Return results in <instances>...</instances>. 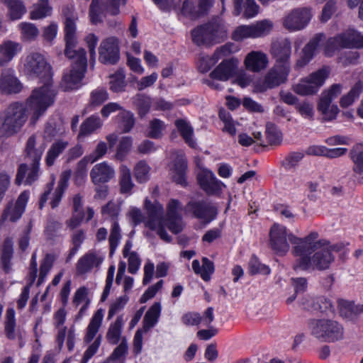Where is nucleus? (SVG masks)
Returning <instances> with one entry per match:
<instances>
[{
  "label": "nucleus",
  "mask_w": 363,
  "mask_h": 363,
  "mask_svg": "<svg viewBox=\"0 0 363 363\" xmlns=\"http://www.w3.org/2000/svg\"><path fill=\"white\" fill-rule=\"evenodd\" d=\"M56 95V91L48 83L34 89L25 102L11 103L0 113V140L17 134L27 121L30 111H32L30 123L35 125L53 104Z\"/></svg>",
  "instance_id": "f257e3e1"
},
{
  "label": "nucleus",
  "mask_w": 363,
  "mask_h": 363,
  "mask_svg": "<svg viewBox=\"0 0 363 363\" xmlns=\"http://www.w3.org/2000/svg\"><path fill=\"white\" fill-rule=\"evenodd\" d=\"M318 234L312 232L304 238L294 235L289 237L290 242L294 245L292 253L298 257L294 264L295 271H307L309 269L323 271L328 269L335 257L332 251L338 252L342 245H329L325 240L317 241Z\"/></svg>",
  "instance_id": "f03ea898"
},
{
  "label": "nucleus",
  "mask_w": 363,
  "mask_h": 363,
  "mask_svg": "<svg viewBox=\"0 0 363 363\" xmlns=\"http://www.w3.org/2000/svg\"><path fill=\"white\" fill-rule=\"evenodd\" d=\"M62 15L65 17V55L73 60V68L65 73L61 82V87L65 91L77 89L80 86L81 81L87 65L86 51L80 48L76 50L77 40L76 36V21L77 15L73 7H65L62 9Z\"/></svg>",
  "instance_id": "7ed1b4c3"
},
{
  "label": "nucleus",
  "mask_w": 363,
  "mask_h": 363,
  "mask_svg": "<svg viewBox=\"0 0 363 363\" xmlns=\"http://www.w3.org/2000/svg\"><path fill=\"white\" fill-rule=\"evenodd\" d=\"M191 34L194 44L210 47L225 40L227 38V30L222 23L216 20L196 27Z\"/></svg>",
  "instance_id": "20e7f679"
},
{
  "label": "nucleus",
  "mask_w": 363,
  "mask_h": 363,
  "mask_svg": "<svg viewBox=\"0 0 363 363\" xmlns=\"http://www.w3.org/2000/svg\"><path fill=\"white\" fill-rule=\"evenodd\" d=\"M311 335L325 342L340 340L344 336V328L337 321L330 319H312L308 323Z\"/></svg>",
  "instance_id": "39448f33"
},
{
  "label": "nucleus",
  "mask_w": 363,
  "mask_h": 363,
  "mask_svg": "<svg viewBox=\"0 0 363 363\" xmlns=\"http://www.w3.org/2000/svg\"><path fill=\"white\" fill-rule=\"evenodd\" d=\"M145 208L147 213L145 225L152 230H157V233L162 240L170 242L172 238L168 235L163 225L164 209L162 206L157 201L152 203L148 199H146Z\"/></svg>",
  "instance_id": "423d86ee"
},
{
  "label": "nucleus",
  "mask_w": 363,
  "mask_h": 363,
  "mask_svg": "<svg viewBox=\"0 0 363 363\" xmlns=\"http://www.w3.org/2000/svg\"><path fill=\"white\" fill-rule=\"evenodd\" d=\"M290 70L291 67L274 64L266 73L263 79L255 83V90L257 92L262 93L284 84L287 81Z\"/></svg>",
  "instance_id": "0eeeda50"
},
{
  "label": "nucleus",
  "mask_w": 363,
  "mask_h": 363,
  "mask_svg": "<svg viewBox=\"0 0 363 363\" xmlns=\"http://www.w3.org/2000/svg\"><path fill=\"white\" fill-rule=\"evenodd\" d=\"M184 213L205 223H209L216 219L218 208L213 203L206 200H191L185 206Z\"/></svg>",
  "instance_id": "6e6552de"
},
{
  "label": "nucleus",
  "mask_w": 363,
  "mask_h": 363,
  "mask_svg": "<svg viewBox=\"0 0 363 363\" xmlns=\"http://www.w3.org/2000/svg\"><path fill=\"white\" fill-rule=\"evenodd\" d=\"M70 171H65L61 174L60 179L57 183V186L54 191V192L52 194L51 197H50V195L51 194L54 187V179H52L50 182L47 184L45 190L40 198L39 208L40 209H42L44 207L45 204L46 203L49 199H50V204L52 208H55L59 206L63 194L68 186V182L70 178Z\"/></svg>",
  "instance_id": "1a4fd4ad"
},
{
  "label": "nucleus",
  "mask_w": 363,
  "mask_h": 363,
  "mask_svg": "<svg viewBox=\"0 0 363 363\" xmlns=\"http://www.w3.org/2000/svg\"><path fill=\"white\" fill-rule=\"evenodd\" d=\"M341 90V85L335 84L328 90L322 93L318 104V110L323 115V121H330L335 119L339 113V108L337 105L331 106V102L340 94Z\"/></svg>",
  "instance_id": "9d476101"
},
{
  "label": "nucleus",
  "mask_w": 363,
  "mask_h": 363,
  "mask_svg": "<svg viewBox=\"0 0 363 363\" xmlns=\"http://www.w3.org/2000/svg\"><path fill=\"white\" fill-rule=\"evenodd\" d=\"M328 71L326 68H322L303 79L294 86V91L302 96L315 94L323 84L328 77Z\"/></svg>",
  "instance_id": "9b49d317"
},
{
  "label": "nucleus",
  "mask_w": 363,
  "mask_h": 363,
  "mask_svg": "<svg viewBox=\"0 0 363 363\" xmlns=\"http://www.w3.org/2000/svg\"><path fill=\"white\" fill-rule=\"evenodd\" d=\"M273 28V23L269 20H263L250 26H238L233 33L235 41L247 38H260L268 35Z\"/></svg>",
  "instance_id": "f8f14e48"
},
{
  "label": "nucleus",
  "mask_w": 363,
  "mask_h": 363,
  "mask_svg": "<svg viewBox=\"0 0 363 363\" xmlns=\"http://www.w3.org/2000/svg\"><path fill=\"white\" fill-rule=\"evenodd\" d=\"M311 11L307 7H298L290 11L283 18V26L294 32L303 29L311 21Z\"/></svg>",
  "instance_id": "ddd939ff"
},
{
  "label": "nucleus",
  "mask_w": 363,
  "mask_h": 363,
  "mask_svg": "<svg viewBox=\"0 0 363 363\" xmlns=\"http://www.w3.org/2000/svg\"><path fill=\"white\" fill-rule=\"evenodd\" d=\"M121 4H125V0H104L99 4L98 0H92L89 9V16L93 24H97L102 21V14L108 12L111 15L119 13Z\"/></svg>",
  "instance_id": "4468645a"
},
{
  "label": "nucleus",
  "mask_w": 363,
  "mask_h": 363,
  "mask_svg": "<svg viewBox=\"0 0 363 363\" xmlns=\"http://www.w3.org/2000/svg\"><path fill=\"white\" fill-rule=\"evenodd\" d=\"M28 199L29 192L23 191L18 196L14 204L13 201L9 202L3 211L0 222L4 223L9 220L15 223L19 220L25 211Z\"/></svg>",
  "instance_id": "2eb2a0df"
},
{
  "label": "nucleus",
  "mask_w": 363,
  "mask_h": 363,
  "mask_svg": "<svg viewBox=\"0 0 363 363\" xmlns=\"http://www.w3.org/2000/svg\"><path fill=\"white\" fill-rule=\"evenodd\" d=\"M24 69L28 74L43 78L50 75V67L43 55L32 52L26 57Z\"/></svg>",
  "instance_id": "dca6fc26"
},
{
  "label": "nucleus",
  "mask_w": 363,
  "mask_h": 363,
  "mask_svg": "<svg viewBox=\"0 0 363 363\" xmlns=\"http://www.w3.org/2000/svg\"><path fill=\"white\" fill-rule=\"evenodd\" d=\"M291 235H293L287 233L286 227L279 224H274L269 232L272 249L277 254L280 255H285L289 250L290 247L288 239L290 241L289 237Z\"/></svg>",
  "instance_id": "f3484780"
},
{
  "label": "nucleus",
  "mask_w": 363,
  "mask_h": 363,
  "mask_svg": "<svg viewBox=\"0 0 363 363\" xmlns=\"http://www.w3.org/2000/svg\"><path fill=\"white\" fill-rule=\"evenodd\" d=\"M118 40L108 37L101 42L99 48V59L103 64L114 65L120 58Z\"/></svg>",
  "instance_id": "a211bd4d"
},
{
  "label": "nucleus",
  "mask_w": 363,
  "mask_h": 363,
  "mask_svg": "<svg viewBox=\"0 0 363 363\" xmlns=\"http://www.w3.org/2000/svg\"><path fill=\"white\" fill-rule=\"evenodd\" d=\"M270 53L275 59V65L281 66H290V57L291 54V43L287 38L277 40L272 43Z\"/></svg>",
  "instance_id": "6ab92c4d"
},
{
  "label": "nucleus",
  "mask_w": 363,
  "mask_h": 363,
  "mask_svg": "<svg viewBox=\"0 0 363 363\" xmlns=\"http://www.w3.org/2000/svg\"><path fill=\"white\" fill-rule=\"evenodd\" d=\"M197 179L201 188L208 195H215L219 194L224 184L218 180L215 174L210 170L203 169L199 173Z\"/></svg>",
  "instance_id": "aec40b11"
},
{
  "label": "nucleus",
  "mask_w": 363,
  "mask_h": 363,
  "mask_svg": "<svg viewBox=\"0 0 363 363\" xmlns=\"http://www.w3.org/2000/svg\"><path fill=\"white\" fill-rule=\"evenodd\" d=\"M333 43L337 48H363V35L354 30H348L335 37Z\"/></svg>",
  "instance_id": "412c9836"
},
{
  "label": "nucleus",
  "mask_w": 363,
  "mask_h": 363,
  "mask_svg": "<svg viewBox=\"0 0 363 363\" xmlns=\"http://www.w3.org/2000/svg\"><path fill=\"white\" fill-rule=\"evenodd\" d=\"M30 168L28 169V164H21L18 168L15 183L20 185L25 179L26 184H32L35 182L40 175V169L39 163H28Z\"/></svg>",
  "instance_id": "4be33fe9"
},
{
  "label": "nucleus",
  "mask_w": 363,
  "mask_h": 363,
  "mask_svg": "<svg viewBox=\"0 0 363 363\" xmlns=\"http://www.w3.org/2000/svg\"><path fill=\"white\" fill-rule=\"evenodd\" d=\"M45 150V144L38 143L35 135H30L26 141L24 150L26 160L28 163L40 164Z\"/></svg>",
  "instance_id": "5701e85b"
},
{
  "label": "nucleus",
  "mask_w": 363,
  "mask_h": 363,
  "mask_svg": "<svg viewBox=\"0 0 363 363\" xmlns=\"http://www.w3.org/2000/svg\"><path fill=\"white\" fill-rule=\"evenodd\" d=\"M114 177V168L106 162L95 164L90 172L91 182L95 185L108 182Z\"/></svg>",
  "instance_id": "b1692460"
},
{
  "label": "nucleus",
  "mask_w": 363,
  "mask_h": 363,
  "mask_svg": "<svg viewBox=\"0 0 363 363\" xmlns=\"http://www.w3.org/2000/svg\"><path fill=\"white\" fill-rule=\"evenodd\" d=\"M269 63L267 55L261 51H251L244 60L246 69L252 72H259L264 69Z\"/></svg>",
  "instance_id": "393cba45"
},
{
  "label": "nucleus",
  "mask_w": 363,
  "mask_h": 363,
  "mask_svg": "<svg viewBox=\"0 0 363 363\" xmlns=\"http://www.w3.org/2000/svg\"><path fill=\"white\" fill-rule=\"evenodd\" d=\"M232 48L233 44L227 43L217 48L211 57H202L199 64L200 71L208 72L220 59L230 55L232 52Z\"/></svg>",
  "instance_id": "a878e982"
},
{
  "label": "nucleus",
  "mask_w": 363,
  "mask_h": 363,
  "mask_svg": "<svg viewBox=\"0 0 363 363\" xmlns=\"http://www.w3.org/2000/svg\"><path fill=\"white\" fill-rule=\"evenodd\" d=\"M237 65L238 61L235 59L224 60L211 72L210 77L213 79L227 81L233 76Z\"/></svg>",
  "instance_id": "bb28decb"
},
{
  "label": "nucleus",
  "mask_w": 363,
  "mask_h": 363,
  "mask_svg": "<svg viewBox=\"0 0 363 363\" xmlns=\"http://www.w3.org/2000/svg\"><path fill=\"white\" fill-rule=\"evenodd\" d=\"M22 50L20 43L6 40L0 45V66L11 62Z\"/></svg>",
  "instance_id": "cd10ccee"
},
{
  "label": "nucleus",
  "mask_w": 363,
  "mask_h": 363,
  "mask_svg": "<svg viewBox=\"0 0 363 363\" xmlns=\"http://www.w3.org/2000/svg\"><path fill=\"white\" fill-rule=\"evenodd\" d=\"M21 89V84L12 72L3 70L0 77V91L6 94L18 93Z\"/></svg>",
  "instance_id": "c85d7f7f"
},
{
  "label": "nucleus",
  "mask_w": 363,
  "mask_h": 363,
  "mask_svg": "<svg viewBox=\"0 0 363 363\" xmlns=\"http://www.w3.org/2000/svg\"><path fill=\"white\" fill-rule=\"evenodd\" d=\"M102 262V259L97 257L93 252H89L84 255L76 264L77 272L79 275L86 274L94 268L98 267Z\"/></svg>",
  "instance_id": "c756f323"
},
{
  "label": "nucleus",
  "mask_w": 363,
  "mask_h": 363,
  "mask_svg": "<svg viewBox=\"0 0 363 363\" xmlns=\"http://www.w3.org/2000/svg\"><path fill=\"white\" fill-rule=\"evenodd\" d=\"M174 125L185 143L192 148L196 147V143L193 138L194 128L191 124L186 120L179 118L175 121Z\"/></svg>",
  "instance_id": "7c9ffc66"
},
{
  "label": "nucleus",
  "mask_w": 363,
  "mask_h": 363,
  "mask_svg": "<svg viewBox=\"0 0 363 363\" xmlns=\"http://www.w3.org/2000/svg\"><path fill=\"white\" fill-rule=\"evenodd\" d=\"M103 318L104 311L102 309H99L94 313L86 328V333L84 339L85 342L89 343L93 340L101 327Z\"/></svg>",
  "instance_id": "2f4dec72"
},
{
  "label": "nucleus",
  "mask_w": 363,
  "mask_h": 363,
  "mask_svg": "<svg viewBox=\"0 0 363 363\" xmlns=\"http://www.w3.org/2000/svg\"><path fill=\"white\" fill-rule=\"evenodd\" d=\"M13 255V242L11 238H6L4 240L1 263L6 273L11 270V259Z\"/></svg>",
  "instance_id": "473e14b6"
},
{
  "label": "nucleus",
  "mask_w": 363,
  "mask_h": 363,
  "mask_svg": "<svg viewBox=\"0 0 363 363\" xmlns=\"http://www.w3.org/2000/svg\"><path fill=\"white\" fill-rule=\"evenodd\" d=\"M161 313V305L160 303H155L146 312L143 318V330L147 333L153 328L158 321Z\"/></svg>",
  "instance_id": "72a5a7b5"
},
{
  "label": "nucleus",
  "mask_w": 363,
  "mask_h": 363,
  "mask_svg": "<svg viewBox=\"0 0 363 363\" xmlns=\"http://www.w3.org/2000/svg\"><path fill=\"white\" fill-rule=\"evenodd\" d=\"M119 186L121 194L128 195L132 194V189L135 186L130 169L125 165H121L120 167Z\"/></svg>",
  "instance_id": "f704fd0d"
},
{
  "label": "nucleus",
  "mask_w": 363,
  "mask_h": 363,
  "mask_svg": "<svg viewBox=\"0 0 363 363\" xmlns=\"http://www.w3.org/2000/svg\"><path fill=\"white\" fill-rule=\"evenodd\" d=\"M124 324L123 315L117 317L114 323L109 325L106 333V340L111 345H116L121 339L122 328Z\"/></svg>",
  "instance_id": "c9c22d12"
},
{
  "label": "nucleus",
  "mask_w": 363,
  "mask_h": 363,
  "mask_svg": "<svg viewBox=\"0 0 363 363\" xmlns=\"http://www.w3.org/2000/svg\"><path fill=\"white\" fill-rule=\"evenodd\" d=\"M68 143L62 140H57L52 144L48 150L45 156V163L48 167L54 164L55 160L67 147Z\"/></svg>",
  "instance_id": "e433bc0d"
},
{
  "label": "nucleus",
  "mask_w": 363,
  "mask_h": 363,
  "mask_svg": "<svg viewBox=\"0 0 363 363\" xmlns=\"http://www.w3.org/2000/svg\"><path fill=\"white\" fill-rule=\"evenodd\" d=\"M101 126L99 116L92 115L87 118L81 125L78 137H84L94 133Z\"/></svg>",
  "instance_id": "4c0bfd02"
},
{
  "label": "nucleus",
  "mask_w": 363,
  "mask_h": 363,
  "mask_svg": "<svg viewBox=\"0 0 363 363\" xmlns=\"http://www.w3.org/2000/svg\"><path fill=\"white\" fill-rule=\"evenodd\" d=\"M187 170V161L181 157L177 160L174 164V181L183 186L186 185V172Z\"/></svg>",
  "instance_id": "58836bf2"
},
{
  "label": "nucleus",
  "mask_w": 363,
  "mask_h": 363,
  "mask_svg": "<svg viewBox=\"0 0 363 363\" xmlns=\"http://www.w3.org/2000/svg\"><path fill=\"white\" fill-rule=\"evenodd\" d=\"M52 7L48 0H39L33 5V9L30 12L31 19L37 20L48 16L51 14Z\"/></svg>",
  "instance_id": "ea45409f"
},
{
  "label": "nucleus",
  "mask_w": 363,
  "mask_h": 363,
  "mask_svg": "<svg viewBox=\"0 0 363 363\" xmlns=\"http://www.w3.org/2000/svg\"><path fill=\"white\" fill-rule=\"evenodd\" d=\"M150 167L144 160L139 161L133 169L134 177L138 183L143 184L150 179Z\"/></svg>",
  "instance_id": "a19ab883"
},
{
  "label": "nucleus",
  "mask_w": 363,
  "mask_h": 363,
  "mask_svg": "<svg viewBox=\"0 0 363 363\" xmlns=\"http://www.w3.org/2000/svg\"><path fill=\"white\" fill-rule=\"evenodd\" d=\"M9 10L11 20H18L26 13V9L21 0H3Z\"/></svg>",
  "instance_id": "79ce46f5"
},
{
  "label": "nucleus",
  "mask_w": 363,
  "mask_h": 363,
  "mask_svg": "<svg viewBox=\"0 0 363 363\" xmlns=\"http://www.w3.org/2000/svg\"><path fill=\"white\" fill-rule=\"evenodd\" d=\"M351 158L354 163L353 170L357 174L363 172V145L357 144L350 152Z\"/></svg>",
  "instance_id": "37998d69"
},
{
  "label": "nucleus",
  "mask_w": 363,
  "mask_h": 363,
  "mask_svg": "<svg viewBox=\"0 0 363 363\" xmlns=\"http://www.w3.org/2000/svg\"><path fill=\"white\" fill-rule=\"evenodd\" d=\"M340 313L347 318L363 315V304H354V302L344 301L340 306Z\"/></svg>",
  "instance_id": "c03bdc74"
},
{
  "label": "nucleus",
  "mask_w": 363,
  "mask_h": 363,
  "mask_svg": "<svg viewBox=\"0 0 363 363\" xmlns=\"http://www.w3.org/2000/svg\"><path fill=\"white\" fill-rule=\"evenodd\" d=\"M21 30V38L26 41H33L39 34L38 28L31 23L22 22L18 25Z\"/></svg>",
  "instance_id": "a18cd8bd"
},
{
  "label": "nucleus",
  "mask_w": 363,
  "mask_h": 363,
  "mask_svg": "<svg viewBox=\"0 0 363 363\" xmlns=\"http://www.w3.org/2000/svg\"><path fill=\"white\" fill-rule=\"evenodd\" d=\"M108 93L105 88L97 87L90 94L89 106L97 107L108 99Z\"/></svg>",
  "instance_id": "49530a36"
},
{
  "label": "nucleus",
  "mask_w": 363,
  "mask_h": 363,
  "mask_svg": "<svg viewBox=\"0 0 363 363\" xmlns=\"http://www.w3.org/2000/svg\"><path fill=\"white\" fill-rule=\"evenodd\" d=\"M165 128L166 125L162 121L154 118L149 123L147 135L153 139H160L162 138V132Z\"/></svg>",
  "instance_id": "de8ad7c7"
},
{
  "label": "nucleus",
  "mask_w": 363,
  "mask_h": 363,
  "mask_svg": "<svg viewBox=\"0 0 363 363\" xmlns=\"http://www.w3.org/2000/svg\"><path fill=\"white\" fill-rule=\"evenodd\" d=\"M127 351L128 344L125 338H123L120 345L114 349L106 361H108V363H110V362H113V363H124L125 355Z\"/></svg>",
  "instance_id": "09e8293b"
},
{
  "label": "nucleus",
  "mask_w": 363,
  "mask_h": 363,
  "mask_svg": "<svg viewBox=\"0 0 363 363\" xmlns=\"http://www.w3.org/2000/svg\"><path fill=\"white\" fill-rule=\"evenodd\" d=\"M362 91V86L359 82L356 83L348 92L347 94L343 96L340 99V106L342 108L350 106L357 99Z\"/></svg>",
  "instance_id": "8fccbe9b"
},
{
  "label": "nucleus",
  "mask_w": 363,
  "mask_h": 363,
  "mask_svg": "<svg viewBox=\"0 0 363 363\" xmlns=\"http://www.w3.org/2000/svg\"><path fill=\"white\" fill-rule=\"evenodd\" d=\"M15 328V311L13 308H9L6 311V318L4 328L5 334L9 339L14 340L16 338Z\"/></svg>",
  "instance_id": "3c124183"
},
{
  "label": "nucleus",
  "mask_w": 363,
  "mask_h": 363,
  "mask_svg": "<svg viewBox=\"0 0 363 363\" xmlns=\"http://www.w3.org/2000/svg\"><path fill=\"white\" fill-rule=\"evenodd\" d=\"M121 238V228L118 222L114 221L111 225V234L109 236L110 256H112L119 244Z\"/></svg>",
  "instance_id": "603ef678"
},
{
  "label": "nucleus",
  "mask_w": 363,
  "mask_h": 363,
  "mask_svg": "<svg viewBox=\"0 0 363 363\" xmlns=\"http://www.w3.org/2000/svg\"><path fill=\"white\" fill-rule=\"evenodd\" d=\"M323 37L321 34L316 35L303 48V55L310 61L315 54Z\"/></svg>",
  "instance_id": "864d4df0"
},
{
  "label": "nucleus",
  "mask_w": 363,
  "mask_h": 363,
  "mask_svg": "<svg viewBox=\"0 0 363 363\" xmlns=\"http://www.w3.org/2000/svg\"><path fill=\"white\" fill-rule=\"evenodd\" d=\"M323 37L321 34L316 35L303 48V55L310 61L315 54Z\"/></svg>",
  "instance_id": "5fc2aeb1"
},
{
  "label": "nucleus",
  "mask_w": 363,
  "mask_h": 363,
  "mask_svg": "<svg viewBox=\"0 0 363 363\" xmlns=\"http://www.w3.org/2000/svg\"><path fill=\"white\" fill-rule=\"evenodd\" d=\"M134 104L138 108L140 116L143 117L150 111L151 106V99L144 94H138L135 97Z\"/></svg>",
  "instance_id": "6e6d98bb"
},
{
  "label": "nucleus",
  "mask_w": 363,
  "mask_h": 363,
  "mask_svg": "<svg viewBox=\"0 0 363 363\" xmlns=\"http://www.w3.org/2000/svg\"><path fill=\"white\" fill-rule=\"evenodd\" d=\"M248 269L251 274H262L267 275L270 273L269 267L260 263L257 257L255 255H252L249 261Z\"/></svg>",
  "instance_id": "4d7b16f0"
},
{
  "label": "nucleus",
  "mask_w": 363,
  "mask_h": 363,
  "mask_svg": "<svg viewBox=\"0 0 363 363\" xmlns=\"http://www.w3.org/2000/svg\"><path fill=\"white\" fill-rule=\"evenodd\" d=\"M266 137L269 144L276 145L281 140V133L278 128L272 123L268 122L266 124Z\"/></svg>",
  "instance_id": "13d9d810"
},
{
  "label": "nucleus",
  "mask_w": 363,
  "mask_h": 363,
  "mask_svg": "<svg viewBox=\"0 0 363 363\" xmlns=\"http://www.w3.org/2000/svg\"><path fill=\"white\" fill-rule=\"evenodd\" d=\"M133 140L130 137H123L117 148L116 157L122 161L125 159L132 147Z\"/></svg>",
  "instance_id": "bf43d9fd"
},
{
  "label": "nucleus",
  "mask_w": 363,
  "mask_h": 363,
  "mask_svg": "<svg viewBox=\"0 0 363 363\" xmlns=\"http://www.w3.org/2000/svg\"><path fill=\"white\" fill-rule=\"evenodd\" d=\"M121 118L120 127L123 133H128L135 125V118L133 114L128 111L122 110L119 114Z\"/></svg>",
  "instance_id": "052dcab7"
},
{
  "label": "nucleus",
  "mask_w": 363,
  "mask_h": 363,
  "mask_svg": "<svg viewBox=\"0 0 363 363\" xmlns=\"http://www.w3.org/2000/svg\"><path fill=\"white\" fill-rule=\"evenodd\" d=\"M61 228V223L53 218L48 219L44 231L47 239L53 240L57 237V233Z\"/></svg>",
  "instance_id": "680f3d73"
},
{
  "label": "nucleus",
  "mask_w": 363,
  "mask_h": 363,
  "mask_svg": "<svg viewBox=\"0 0 363 363\" xmlns=\"http://www.w3.org/2000/svg\"><path fill=\"white\" fill-rule=\"evenodd\" d=\"M124 79L125 76L121 72L116 73L111 76V79L109 82L110 89L114 92L122 91L125 86Z\"/></svg>",
  "instance_id": "e2e57ef3"
},
{
  "label": "nucleus",
  "mask_w": 363,
  "mask_h": 363,
  "mask_svg": "<svg viewBox=\"0 0 363 363\" xmlns=\"http://www.w3.org/2000/svg\"><path fill=\"white\" fill-rule=\"evenodd\" d=\"M303 154L302 152H291L286 157V158L283 161V166L285 167L286 169H291L292 168H294L295 167H296L298 163L303 159Z\"/></svg>",
  "instance_id": "0e129e2a"
},
{
  "label": "nucleus",
  "mask_w": 363,
  "mask_h": 363,
  "mask_svg": "<svg viewBox=\"0 0 363 363\" xmlns=\"http://www.w3.org/2000/svg\"><path fill=\"white\" fill-rule=\"evenodd\" d=\"M163 12H170L179 6L180 0H152Z\"/></svg>",
  "instance_id": "69168bd1"
},
{
  "label": "nucleus",
  "mask_w": 363,
  "mask_h": 363,
  "mask_svg": "<svg viewBox=\"0 0 363 363\" xmlns=\"http://www.w3.org/2000/svg\"><path fill=\"white\" fill-rule=\"evenodd\" d=\"M128 298L126 296L118 298L116 301L110 306L108 313V319H111L117 313L121 311L128 302Z\"/></svg>",
  "instance_id": "338daca9"
},
{
  "label": "nucleus",
  "mask_w": 363,
  "mask_h": 363,
  "mask_svg": "<svg viewBox=\"0 0 363 363\" xmlns=\"http://www.w3.org/2000/svg\"><path fill=\"white\" fill-rule=\"evenodd\" d=\"M101 340V336H98L94 342L84 352L81 363H86L97 352Z\"/></svg>",
  "instance_id": "774afa93"
}]
</instances>
